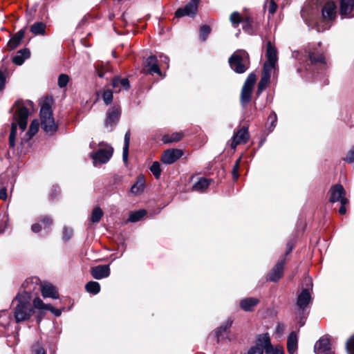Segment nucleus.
<instances>
[{
  "instance_id": "nucleus-4",
  "label": "nucleus",
  "mask_w": 354,
  "mask_h": 354,
  "mask_svg": "<svg viewBox=\"0 0 354 354\" xmlns=\"http://www.w3.org/2000/svg\"><path fill=\"white\" fill-rule=\"evenodd\" d=\"M41 125L47 133L52 134L57 131V127L53 117V112L48 104H44L40 109Z\"/></svg>"
},
{
  "instance_id": "nucleus-63",
  "label": "nucleus",
  "mask_w": 354,
  "mask_h": 354,
  "mask_svg": "<svg viewBox=\"0 0 354 354\" xmlns=\"http://www.w3.org/2000/svg\"><path fill=\"white\" fill-rule=\"evenodd\" d=\"M160 57L163 58V62L167 64V67H168L169 58L167 56H160Z\"/></svg>"
},
{
  "instance_id": "nucleus-47",
  "label": "nucleus",
  "mask_w": 354,
  "mask_h": 354,
  "mask_svg": "<svg viewBox=\"0 0 354 354\" xmlns=\"http://www.w3.org/2000/svg\"><path fill=\"white\" fill-rule=\"evenodd\" d=\"M73 235V230L71 228L64 227L63 230V238L68 240Z\"/></svg>"
},
{
  "instance_id": "nucleus-7",
  "label": "nucleus",
  "mask_w": 354,
  "mask_h": 354,
  "mask_svg": "<svg viewBox=\"0 0 354 354\" xmlns=\"http://www.w3.org/2000/svg\"><path fill=\"white\" fill-rule=\"evenodd\" d=\"M255 82H256L255 74L250 73L248 76V77L242 87V90H241L240 100H241V103L243 106H247V104L250 102L251 94H252V88H253Z\"/></svg>"
},
{
  "instance_id": "nucleus-1",
  "label": "nucleus",
  "mask_w": 354,
  "mask_h": 354,
  "mask_svg": "<svg viewBox=\"0 0 354 354\" xmlns=\"http://www.w3.org/2000/svg\"><path fill=\"white\" fill-rule=\"evenodd\" d=\"M37 283L31 280H26L22 285V289L12 301V311L17 323L27 321L34 314L32 305V291L37 289Z\"/></svg>"
},
{
  "instance_id": "nucleus-33",
  "label": "nucleus",
  "mask_w": 354,
  "mask_h": 354,
  "mask_svg": "<svg viewBox=\"0 0 354 354\" xmlns=\"http://www.w3.org/2000/svg\"><path fill=\"white\" fill-rule=\"evenodd\" d=\"M309 59L312 64H315L317 63H321L325 64L326 59L322 54H316L315 53H310L308 55Z\"/></svg>"
},
{
  "instance_id": "nucleus-14",
  "label": "nucleus",
  "mask_w": 354,
  "mask_h": 354,
  "mask_svg": "<svg viewBox=\"0 0 354 354\" xmlns=\"http://www.w3.org/2000/svg\"><path fill=\"white\" fill-rule=\"evenodd\" d=\"M248 139V128L243 127L234 134L232 142L231 143L232 149L234 150L238 145L245 143Z\"/></svg>"
},
{
  "instance_id": "nucleus-21",
  "label": "nucleus",
  "mask_w": 354,
  "mask_h": 354,
  "mask_svg": "<svg viewBox=\"0 0 354 354\" xmlns=\"http://www.w3.org/2000/svg\"><path fill=\"white\" fill-rule=\"evenodd\" d=\"M272 71V70L263 68L262 77L258 84L257 95H260L267 87L270 82Z\"/></svg>"
},
{
  "instance_id": "nucleus-10",
  "label": "nucleus",
  "mask_w": 354,
  "mask_h": 354,
  "mask_svg": "<svg viewBox=\"0 0 354 354\" xmlns=\"http://www.w3.org/2000/svg\"><path fill=\"white\" fill-rule=\"evenodd\" d=\"M200 0H190V1L183 8H178L175 13L176 17L185 16L194 17L197 13L198 4Z\"/></svg>"
},
{
  "instance_id": "nucleus-36",
  "label": "nucleus",
  "mask_w": 354,
  "mask_h": 354,
  "mask_svg": "<svg viewBox=\"0 0 354 354\" xmlns=\"http://www.w3.org/2000/svg\"><path fill=\"white\" fill-rule=\"evenodd\" d=\"M39 124L37 120H33L29 127L27 135L28 136V140L30 139L35 136L39 130Z\"/></svg>"
},
{
  "instance_id": "nucleus-46",
  "label": "nucleus",
  "mask_w": 354,
  "mask_h": 354,
  "mask_svg": "<svg viewBox=\"0 0 354 354\" xmlns=\"http://www.w3.org/2000/svg\"><path fill=\"white\" fill-rule=\"evenodd\" d=\"M19 43L20 41L18 40L15 36H13V37L9 40L8 46L10 49H14L19 45Z\"/></svg>"
},
{
  "instance_id": "nucleus-25",
  "label": "nucleus",
  "mask_w": 354,
  "mask_h": 354,
  "mask_svg": "<svg viewBox=\"0 0 354 354\" xmlns=\"http://www.w3.org/2000/svg\"><path fill=\"white\" fill-rule=\"evenodd\" d=\"M30 55V50L27 48L20 50L17 52V55L13 57L12 62L17 65H21L26 59L28 58Z\"/></svg>"
},
{
  "instance_id": "nucleus-11",
  "label": "nucleus",
  "mask_w": 354,
  "mask_h": 354,
  "mask_svg": "<svg viewBox=\"0 0 354 354\" xmlns=\"http://www.w3.org/2000/svg\"><path fill=\"white\" fill-rule=\"evenodd\" d=\"M183 152L181 149H170L165 150L161 157V161L166 165H171L182 157Z\"/></svg>"
},
{
  "instance_id": "nucleus-37",
  "label": "nucleus",
  "mask_w": 354,
  "mask_h": 354,
  "mask_svg": "<svg viewBox=\"0 0 354 354\" xmlns=\"http://www.w3.org/2000/svg\"><path fill=\"white\" fill-rule=\"evenodd\" d=\"M103 216V212L100 207H95L93 209L91 216V221L93 223H98L100 219L102 218Z\"/></svg>"
},
{
  "instance_id": "nucleus-9",
  "label": "nucleus",
  "mask_w": 354,
  "mask_h": 354,
  "mask_svg": "<svg viewBox=\"0 0 354 354\" xmlns=\"http://www.w3.org/2000/svg\"><path fill=\"white\" fill-rule=\"evenodd\" d=\"M322 19L324 22L334 21L337 17V6L334 1L326 2L322 9Z\"/></svg>"
},
{
  "instance_id": "nucleus-49",
  "label": "nucleus",
  "mask_w": 354,
  "mask_h": 354,
  "mask_svg": "<svg viewBox=\"0 0 354 354\" xmlns=\"http://www.w3.org/2000/svg\"><path fill=\"white\" fill-rule=\"evenodd\" d=\"M348 201L347 198H344L342 199V202H340L341 203V207L339 209V212L340 214L343 215L344 214H346V205L348 204Z\"/></svg>"
},
{
  "instance_id": "nucleus-2",
  "label": "nucleus",
  "mask_w": 354,
  "mask_h": 354,
  "mask_svg": "<svg viewBox=\"0 0 354 354\" xmlns=\"http://www.w3.org/2000/svg\"><path fill=\"white\" fill-rule=\"evenodd\" d=\"M15 107L14 121L11 124L9 136V145L12 148L15 146L17 126L19 127L21 131H24L27 127V120L30 112L35 110L34 104L30 100H17L15 103Z\"/></svg>"
},
{
  "instance_id": "nucleus-58",
  "label": "nucleus",
  "mask_w": 354,
  "mask_h": 354,
  "mask_svg": "<svg viewBox=\"0 0 354 354\" xmlns=\"http://www.w3.org/2000/svg\"><path fill=\"white\" fill-rule=\"evenodd\" d=\"M129 155V147H123L122 159L124 162H127Z\"/></svg>"
},
{
  "instance_id": "nucleus-15",
  "label": "nucleus",
  "mask_w": 354,
  "mask_h": 354,
  "mask_svg": "<svg viewBox=\"0 0 354 354\" xmlns=\"http://www.w3.org/2000/svg\"><path fill=\"white\" fill-rule=\"evenodd\" d=\"M330 196L329 201L330 203H335L337 201L342 202V199L346 198L345 197L346 192L343 186L340 184H336L331 187L330 189Z\"/></svg>"
},
{
  "instance_id": "nucleus-39",
  "label": "nucleus",
  "mask_w": 354,
  "mask_h": 354,
  "mask_svg": "<svg viewBox=\"0 0 354 354\" xmlns=\"http://www.w3.org/2000/svg\"><path fill=\"white\" fill-rule=\"evenodd\" d=\"M266 354H285L284 348L281 345H276L270 346L268 350H266Z\"/></svg>"
},
{
  "instance_id": "nucleus-64",
  "label": "nucleus",
  "mask_w": 354,
  "mask_h": 354,
  "mask_svg": "<svg viewBox=\"0 0 354 354\" xmlns=\"http://www.w3.org/2000/svg\"><path fill=\"white\" fill-rule=\"evenodd\" d=\"M299 324H300V327L303 326L305 324V321L303 318H301L300 319V321H299Z\"/></svg>"
},
{
  "instance_id": "nucleus-23",
  "label": "nucleus",
  "mask_w": 354,
  "mask_h": 354,
  "mask_svg": "<svg viewBox=\"0 0 354 354\" xmlns=\"http://www.w3.org/2000/svg\"><path fill=\"white\" fill-rule=\"evenodd\" d=\"M298 348V339L295 332H291L287 340V349L289 354H295Z\"/></svg>"
},
{
  "instance_id": "nucleus-62",
  "label": "nucleus",
  "mask_w": 354,
  "mask_h": 354,
  "mask_svg": "<svg viewBox=\"0 0 354 354\" xmlns=\"http://www.w3.org/2000/svg\"><path fill=\"white\" fill-rule=\"evenodd\" d=\"M7 198V189L6 187H2L0 189V199L6 200Z\"/></svg>"
},
{
  "instance_id": "nucleus-38",
  "label": "nucleus",
  "mask_w": 354,
  "mask_h": 354,
  "mask_svg": "<svg viewBox=\"0 0 354 354\" xmlns=\"http://www.w3.org/2000/svg\"><path fill=\"white\" fill-rule=\"evenodd\" d=\"M150 171L153 174V175L155 176L156 179H158L161 174V169H160V165L158 162L155 161L152 163L151 166L150 167Z\"/></svg>"
},
{
  "instance_id": "nucleus-16",
  "label": "nucleus",
  "mask_w": 354,
  "mask_h": 354,
  "mask_svg": "<svg viewBox=\"0 0 354 354\" xmlns=\"http://www.w3.org/2000/svg\"><path fill=\"white\" fill-rule=\"evenodd\" d=\"M311 300V295L308 288H304L297 297V305L303 313V310L307 307Z\"/></svg>"
},
{
  "instance_id": "nucleus-35",
  "label": "nucleus",
  "mask_w": 354,
  "mask_h": 354,
  "mask_svg": "<svg viewBox=\"0 0 354 354\" xmlns=\"http://www.w3.org/2000/svg\"><path fill=\"white\" fill-rule=\"evenodd\" d=\"M232 324V322L230 319L227 320L222 326H221L217 331H216V336L218 339V342L220 341L221 337L223 335V333H225L227 329L230 328Z\"/></svg>"
},
{
  "instance_id": "nucleus-32",
  "label": "nucleus",
  "mask_w": 354,
  "mask_h": 354,
  "mask_svg": "<svg viewBox=\"0 0 354 354\" xmlns=\"http://www.w3.org/2000/svg\"><path fill=\"white\" fill-rule=\"evenodd\" d=\"M86 290L91 294L96 295L100 290V286L98 282L89 281L85 286Z\"/></svg>"
},
{
  "instance_id": "nucleus-22",
  "label": "nucleus",
  "mask_w": 354,
  "mask_h": 354,
  "mask_svg": "<svg viewBox=\"0 0 354 354\" xmlns=\"http://www.w3.org/2000/svg\"><path fill=\"white\" fill-rule=\"evenodd\" d=\"M270 335L268 333H263L258 335L256 342V346L262 348V350H265L266 353V350L272 346Z\"/></svg>"
},
{
  "instance_id": "nucleus-31",
  "label": "nucleus",
  "mask_w": 354,
  "mask_h": 354,
  "mask_svg": "<svg viewBox=\"0 0 354 354\" xmlns=\"http://www.w3.org/2000/svg\"><path fill=\"white\" fill-rule=\"evenodd\" d=\"M147 212L145 209H139L135 212H131L129 214L128 221L135 223L141 220L145 215Z\"/></svg>"
},
{
  "instance_id": "nucleus-12",
  "label": "nucleus",
  "mask_w": 354,
  "mask_h": 354,
  "mask_svg": "<svg viewBox=\"0 0 354 354\" xmlns=\"http://www.w3.org/2000/svg\"><path fill=\"white\" fill-rule=\"evenodd\" d=\"M315 353L316 354H333L332 351L330 340L326 337H322L315 344Z\"/></svg>"
},
{
  "instance_id": "nucleus-41",
  "label": "nucleus",
  "mask_w": 354,
  "mask_h": 354,
  "mask_svg": "<svg viewBox=\"0 0 354 354\" xmlns=\"http://www.w3.org/2000/svg\"><path fill=\"white\" fill-rule=\"evenodd\" d=\"M69 82V77L66 74H61L58 77V86L60 88L66 87Z\"/></svg>"
},
{
  "instance_id": "nucleus-34",
  "label": "nucleus",
  "mask_w": 354,
  "mask_h": 354,
  "mask_svg": "<svg viewBox=\"0 0 354 354\" xmlns=\"http://www.w3.org/2000/svg\"><path fill=\"white\" fill-rule=\"evenodd\" d=\"M33 308H36L39 310H47L49 304H46L44 301L38 297H32V299Z\"/></svg>"
},
{
  "instance_id": "nucleus-13",
  "label": "nucleus",
  "mask_w": 354,
  "mask_h": 354,
  "mask_svg": "<svg viewBox=\"0 0 354 354\" xmlns=\"http://www.w3.org/2000/svg\"><path fill=\"white\" fill-rule=\"evenodd\" d=\"M339 4L342 18L354 17V0H339Z\"/></svg>"
},
{
  "instance_id": "nucleus-48",
  "label": "nucleus",
  "mask_w": 354,
  "mask_h": 354,
  "mask_svg": "<svg viewBox=\"0 0 354 354\" xmlns=\"http://www.w3.org/2000/svg\"><path fill=\"white\" fill-rule=\"evenodd\" d=\"M247 354H263V351L260 347L254 346L248 350Z\"/></svg>"
},
{
  "instance_id": "nucleus-27",
  "label": "nucleus",
  "mask_w": 354,
  "mask_h": 354,
  "mask_svg": "<svg viewBox=\"0 0 354 354\" xmlns=\"http://www.w3.org/2000/svg\"><path fill=\"white\" fill-rule=\"evenodd\" d=\"M46 25L44 22H35L30 28V31L34 35H44L46 33Z\"/></svg>"
},
{
  "instance_id": "nucleus-28",
  "label": "nucleus",
  "mask_w": 354,
  "mask_h": 354,
  "mask_svg": "<svg viewBox=\"0 0 354 354\" xmlns=\"http://www.w3.org/2000/svg\"><path fill=\"white\" fill-rule=\"evenodd\" d=\"M183 135L180 132H174L171 134H166L162 136V140L164 143H171L180 141Z\"/></svg>"
},
{
  "instance_id": "nucleus-30",
  "label": "nucleus",
  "mask_w": 354,
  "mask_h": 354,
  "mask_svg": "<svg viewBox=\"0 0 354 354\" xmlns=\"http://www.w3.org/2000/svg\"><path fill=\"white\" fill-rule=\"evenodd\" d=\"M145 189V180L142 177H140L138 180L132 185L131 192L135 195H139L142 194Z\"/></svg>"
},
{
  "instance_id": "nucleus-44",
  "label": "nucleus",
  "mask_w": 354,
  "mask_h": 354,
  "mask_svg": "<svg viewBox=\"0 0 354 354\" xmlns=\"http://www.w3.org/2000/svg\"><path fill=\"white\" fill-rule=\"evenodd\" d=\"M230 19L234 26H236L241 21V17L239 12H234L230 15Z\"/></svg>"
},
{
  "instance_id": "nucleus-18",
  "label": "nucleus",
  "mask_w": 354,
  "mask_h": 354,
  "mask_svg": "<svg viewBox=\"0 0 354 354\" xmlns=\"http://www.w3.org/2000/svg\"><path fill=\"white\" fill-rule=\"evenodd\" d=\"M91 274L95 279H102L108 277L110 274L109 265H100L91 269Z\"/></svg>"
},
{
  "instance_id": "nucleus-6",
  "label": "nucleus",
  "mask_w": 354,
  "mask_h": 354,
  "mask_svg": "<svg viewBox=\"0 0 354 354\" xmlns=\"http://www.w3.org/2000/svg\"><path fill=\"white\" fill-rule=\"evenodd\" d=\"M27 280H31L35 283L39 288L32 291V296L34 295H37L39 290H41V295L44 298H52V299H58L59 298V292L55 286L53 284L47 282H44L40 283L38 278H30Z\"/></svg>"
},
{
  "instance_id": "nucleus-60",
  "label": "nucleus",
  "mask_w": 354,
  "mask_h": 354,
  "mask_svg": "<svg viewBox=\"0 0 354 354\" xmlns=\"http://www.w3.org/2000/svg\"><path fill=\"white\" fill-rule=\"evenodd\" d=\"M130 143V131H128L124 135V147H129Z\"/></svg>"
},
{
  "instance_id": "nucleus-8",
  "label": "nucleus",
  "mask_w": 354,
  "mask_h": 354,
  "mask_svg": "<svg viewBox=\"0 0 354 354\" xmlns=\"http://www.w3.org/2000/svg\"><path fill=\"white\" fill-rule=\"evenodd\" d=\"M266 56L267 61L264 63L263 68L272 71L274 70L276 68L278 60L277 51L275 47L272 45L270 41L267 43Z\"/></svg>"
},
{
  "instance_id": "nucleus-17",
  "label": "nucleus",
  "mask_w": 354,
  "mask_h": 354,
  "mask_svg": "<svg viewBox=\"0 0 354 354\" xmlns=\"http://www.w3.org/2000/svg\"><path fill=\"white\" fill-rule=\"evenodd\" d=\"M111 85L115 93H119L122 91H128L130 88L129 80L125 77H114L112 80Z\"/></svg>"
},
{
  "instance_id": "nucleus-40",
  "label": "nucleus",
  "mask_w": 354,
  "mask_h": 354,
  "mask_svg": "<svg viewBox=\"0 0 354 354\" xmlns=\"http://www.w3.org/2000/svg\"><path fill=\"white\" fill-rule=\"evenodd\" d=\"M102 99L106 105L109 104L113 100V92L109 89L104 91Z\"/></svg>"
},
{
  "instance_id": "nucleus-52",
  "label": "nucleus",
  "mask_w": 354,
  "mask_h": 354,
  "mask_svg": "<svg viewBox=\"0 0 354 354\" xmlns=\"http://www.w3.org/2000/svg\"><path fill=\"white\" fill-rule=\"evenodd\" d=\"M277 9V5L273 0H271L270 1L269 7H268L269 12L270 14L273 15L274 13H275Z\"/></svg>"
},
{
  "instance_id": "nucleus-26",
  "label": "nucleus",
  "mask_w": 354,
  "mask_h": 354,
  "mask_svg": "<svg viewBox=\"0 0 354 354\" xmlns=\"http://www.w3.org/2000/svg\"><path fill=\"white\" fill-rule=\"evenodd\" d=\"M147 66L149 67V73H157L159 75H162L161 71L158 65V60L156 56L151 55L147 58Z\"/></svg>"
},
{
  "instance_id": "nucleus-61",
  "label": "nucleus",
  "mask_w": 354,
  "mask_h": 354,
  "mask_svg": "<svg viewBox=\"0 0 354 354\" xmlns=\"http://www.w3.org/2000/svg\"><path fill=\"white\" fill-rule=\"evenodd\" d=\"M25 35V30L24 29L20 30L18 31L14 36L21 41L22 38L24 37Z\"/></svg>"
},
{
  "instance_id": "nucleus-54",
  "label": "nucleus",
  "mask_w": 354,
  "mask_h": 354,
  "mask_svg": "<svg viewBox=\"0 0 354 354\" xmlns=\"http://www.w3.org/2000/svg\"><path fill=\"white\" fill-rule=\"evenodd\" d=\"M285 328H286V327L283 324L279 323L276 326L275 332L278 335H281L283 333Z\"/></svg>"
},
{
  "instance_id": "nucleus-43",
  "label": "nucleus",
  "mask_w": 354,
  "mask_h": 354,
  "mask_svg": "<svg viewBox=\"0 0 354 354\" xmlns=\"http://www.w3.org/2000/svg\"><path fill=\"white\" fill-rule=\"evenodd\" d=\"M346 350L348 354H354V335L347 340Z\"/></svg>"
},
{
  "instance_id": "nucleus-24",
  "label": "nucleus",
  "mask_w": 354,
  "mask_h": 354,
  "mask_svg": "<svg viewBox=\"0 0 354 354\" xmlns=\"http://www.w3.org/2000/svg\"><path fill=\"white\" fill-rule=\"evenodd\" d=\"M259 303L256 297H248L241 300L240 307L244 311H252L254 308Z\"/></svg>"
},
{
  "instance_id": "nucleus-3",
  "label": "nucleus",
  "mask_w": 354,
  "mask_h": 354,
  "mask_svg": "<svg viewBox=\"0 0 354 354\" xmlns=\"http://www.w3.org/2000/svg\"><path fill=\"white\" fill-rule=\"evenodd\" d=\"M228 62L230 68L234 72L243 73L250 67V56L245 50H237L230 56Z\"/></svg>"
},
{
  "instance_id": "nucleus-29",
  "label": "nucleus",
  "mask_w": 354,
  "mask_h": 354,
  "mask_svg": "<svg viewBox=\"0 0 354 354\" xmlns=\"http://www.w3.org/2000/svg\"><path fill=\"white\" fill-rule=\"evenodd\" d=\"M209 183L210 180L209 179L200 178L194 184L192 189L197 192H203L208 187Z\"/></svg>"
},
{
  "instance_id": "nucleus-20",
  "label": "nucleus",
  "mask_w": 354,
  "mask_h": 354,
  "mask_svg": "<svg viewBox=\"0 0 354 354\" xmlns=\"http://www.w3.org/2000/svg\"><path fill=\"white\" fill-rule=\"evenodd\" d=\"M284 263V261H279L268 274V280L271 281H278L283 274Z\"/></svg>"
},
{
  "instance_id": "nucleus-51",
  "label": "nucleus",
  "mask_w": 354,
  "mask_h": 354,
  "mask_svg": "<svg viewBox=\"0 0 354 354\" xmlns=\"http://www.w3.org/2000/svg\"><path fill=\"white\" fill-rule=\"evenodd\" d=\"M41 222L44 226V228H48L52 225V220L47 216L41 218Z\"/></svg>"
},
{
  "instance_id": "nucleus-45",
  "label": "nucleus",
  "mask_w": 354,
  "mask_h": 354,
  "mask_svg": "<svg viewBox=\"0 0 354 354\" xmlns=\"http://www.w3.org/2000/svg\"><path fill=\"white\" fill-rule=\"evenodd\" d=\"M344 161L348 163L354 162V147H353L348 151L346 156L344 158Z\"/></svg>"
},
{
  "instance_id": "nucleus-42",
  "label": "nucleus",
  "mask_w": 354,
  "mask_h": 354,
  "mask_svg": "<svg viewBox=\"0 0 354 354\" xmlns=\"http://www.w3.org/2000/svg\"><path fill=\"white\" fill-rule=\"evenodd\" d=\"M210 32V28L208 26L204 25L201 28L200 30V37L202 41H205L207 35Z\"/></svg>"
},
{
  "instance_id": "nucleus-5",
  "label": "nucleus",
  "mask_w": 354,
  "mask_h": 354,
  "mask_svg": "<svg viewBox=\"0 0 354 354\" xmlns=\"http://www.w3.org/2000/svg\"><path fill=\"white\" fill-rule=\"evenodd\" d=\"M99 145L100 148L91 154L95 166L109 162L113 153V149L111 145L104 142H100Z\"/></svg>"
},
{
  "instance_id": "nucleus-19",
  "label": "nucleus",
  "mask_w": 354,
  "mask_h": 354,
  "mask_svg": "<svg viewBox=\"0 0 354 354\" xmlns=\"http://www.w3.org/2000/svg\"><path fill=\"white\" fill-rule=\"evenodd\" d=\"M120 115V110L118 108H111L107 113V117L105 121V126L113 127L117 124Z\"/></svg>"
},
{
  "instance_id": "nucleus-55",
  "label": "nucleus",
  "mask_w": 354,
  "mask_h": 354,
  "mask_svg": "<svg viewBox=\"0 0 354 354\" xmlns=\"http://www.w3.org/2000/svg\"><path fill=\"white\" fill-rule=\"evenodd\" d=\"M34 353L35 354H46L45 350L38 344L34 346Z\"/></svg>"
},
{
  "instance_id": "nucleus-53",
  "label": "nucleus",
  "mask_w": 354,
  "mask_h": 354,
  "mask_svg": "<svg viewBox=\"0 0 354 354\" xmlns=\"http://www.w3.org/2000/svg\"><path fill=\"white\" fill-rule=\"evenodd\" d=\"M268 120L270 122L271 127L273 129L277 122V115L274 112H272L268 117Z\"/></svg>"
},
{
  "instance_id": "nucleus-50",
  "label": "nucleus",
  "mask_w": 354,
  "mask_h": 354,
  "mask_svg": "<svg viewBox=\"0 0 354 354\" xmlns=\"http://www.w3.org/2000/svg\"><path fill=\"white\" fill-rule=\"evenodd\" d=\"M240 160H241L240 158L236 160V162L233 167V169H232V176L235 180L239 177L238 170H239V165Z\"/></svg>"
},
{
  "instance_id": "nucleus-57",
  "label": "nucleus",
  "mask_w": 354,
  "mask_h": 354,
  "mask_svg": "<svg viewBox=\"0 0 354 354\" xmlns=\"http://www.w3.org/2000/svg\"><path fill=\"white\" fill-rule=\"evenodd\" d=\"M6 84V76L0 71V91L3 90Z\"/></svg>"
},
{
  "instance_id": "nucleus-59",
  "label": "nucleus",
  "mask_w": 354,
  "mask_h": 354,
  "mask_svg": "<svg viewBox=\"0 0 354 354\" xmlns=\"http://www.w3.org/2000/svg\"><path fill=\"white\" fill-rule=\"evenodd\" d=\"M42 228V225L39 223H35L32 225L31 230L35 233H38L41 231Z\"/></svg>"
},
{
  "instance_id": "nucleus-56",
  "label": "nucleus",
  "mask_w": 354,
  "mask_h": 354,
  "mask_svg": "<svg viewBox=\"0 0 354 354\" xmlns=\"http://www.w3.org/2000/svg\"><path fill=\"white\" fill-rule=\"evenodd\" d=\"M47 310H50L52 313H53L55 316L59 317L62 314V311L59 309L55 308L52 306L49 305Z\"/></svg>"
}]
</instances>
